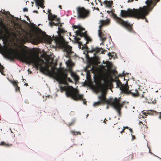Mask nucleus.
Wrapping results in <instances>:
<instances>
[{
  "instance_id": "41",
  "label": "nucleus",
  "mask_w": 161,
  "mask_h": 161,
  "mask_svg": "<svg viewBox=\"0 0 161 161\" xmlns=\"http://www.w3.org/2000/svg\"><path fill=\"white\" fill-rule=\"evenodd\" d=\"M131 136H132V140H134L136 139L135 136L134 135H132V134H131Z\"/></svg>"
},
{
  "instance_id": "26",
  "label": "nucleus",
  "mask_w": 161,
  "mask_h": 161,
  "mask_svg": "<svg viewBox=\"0 0 161 161\" xmlns=\"http://www.w3.org/2000/svg\"><path fill=\"white\" fill-rule=\"evenodd\" d=\"M151 112H152V114L153 115H158V114H159V115L158 116V118L160 119H161V112L158 113V112H156V111H152Z\"/></svg>"
},
{
  "instance_id": "25",
  "label": "nucleus",
  "mask_w": 161,
  "mask_h": 161,
  "mask_svg": "<svg viewBox=\"0 0 161 161\" xmlns=\"http://www.w3.org/2000/svg\"><path fill=\"white\" fill-rule=\"evenodd\" d=\"M71 75L73 77L74 80L76 81L78 80L79 79V76L75 73L72 72Z\"/></svg>"
},
{
  "instance_id": "1",
  "label": "nucleus",
  "mask_w": 161,
  "mask_h": 161,
  "mask_svg": "<svg viewBox=\"0 0 161 161\" xmlns=\"http://www.w3.org/2000/svg\"><path fill=\"white\" fill-rule=\"evenodd\" d=\"M160 0H147L146 1V6L140 7L138 9L134 8L133 9H128L127 11L121 10V16L122 17H134L138 19H145L148 22L146 16L148 15L149 12L152 11L157 3Z\"/></svg>"
},
{
  "instance_id": "58",
  "label": "nucleus",
  "mask_w": 161,
  "mask_h": 161,
  "mask_svg": "<svg viewBox=\"0 0 161 161\" xmlns=\"http://www.w3.org/2000/svg\"><path fill=\"white\" fill-rule=\"evenodd\" d=\"M51 38L50 39V40H49V42H51Z\"/></svg>"
},
{
  "instance_id": "30",
  "label": "nucleus",
  "mask_w": 161,
  "mask_h": 161,
  "mask_svg": "<svg viewBox=\"0 0 161 161\" xmlns=\"http://www.w3.org/2000/svg\"><path fill=\"white\" fill-rule=\"evenodd\" d=\"M25 35L24 36V38H26L28 36H29L30 37H31V35L30 33H28L26 31H25Z\"/></svg>"
},
{
  "instance_id": "56",
  "label": "nucleus",
  "mask_w": 161,
  "mask_h": 161,
  "mask_svg": "<svg viewBox=\"0 0 161 161\" xmlns=\"http://www.w3.org/2000/svg\"><path fill=\"white\" fill-rule=\"evenodd\" d=\"M134 0H130V2H133Z\"/></svg>"
},
{
  "instance_id": "21",
  "label": "nucleus",
  "mask_w": 161,
  "mask_h": 161,
  "mask_svg": "<svg viewBox=\"0 0 161 161\" xmlns=\"http://www.w3.org/2000/svg\"><path fill=\"white\" fill-rule=\"evenodd\" d=\"M11 82L15 88L16 92H17L18 91H19V87L18 86L17 84L18 83H19L17 81L14 80L12 81Z\"/></svg>"
},
{
  "instance_id": "53",
  "label": "nucleus",
  "mask_w": 161,
  "mask_h": 161,
  "mask_svg": "<svg viewBox=\"0 0 161 161\" xmlns=\"http://www.w3.org/2000/svg\"><path fill=\"white\" fill-rule=\"evenodd\" d=\"M141 124H142V122H141V121H140V122H139V125H140V124H141Z\"/></svg>"
},
{
  "instance_id": "46",
  "label": "nucleus",
  "mask_w": 161,
  "mask_h": 161,
  "mask_svg": "<svg viewBox=\"0 0 161 161\" xmlns=\"http://www.w3.org/2000/svg\"><path fill=\"white\" fill-rule=\"evenodd\" d=\"M24 85H25L26 86H28V84L27 83H25Z\"/></svg>"
},
{
  "instance_id": "50",
  "label": "nucleus",
  "mask_w": 161,
  "mask_h": 161,
  "mask_svg": "<svg viewBox=\"0 0 161 161\" xmlns=\"http://www.w3.org/2000/svg\"><path fill=\"white\" fill-rule=\"evenodd\" d=\"M127 2L128 3H129V2H130V0H128V1H127Z\"/></svg>"
},
{
  "instance_id": "48",
  "label": "nucleus",
  "mask_w": 161,
  "mask_h": 161,
  "mask_svg": "<svg viewBox=\"0 0 161 161\" xmlns=\"http://www.w3.org/2000/svg\"><path fill=\"white\" fill-rule=\"evenodd\" d=\"M59 8H60V9H61L62 8V6L61 5H59Z\"/></svg>"
},
{
  "instance_id": "31",
  "label": "nucleus",
  "mask_w": 161,
  "mask_h": 161,
  "mask_svg": "<svg viewBox=\"0 0 161 161\" xmlns=\"http://www.w3.org/2000/svg\"><path fill=\"white\" fill-rule=\"evenodd\" d=\"M125 129H130L128 127H124V129H122V130H119V131L121 133V134H122V133L123 132H124V131H125Z\"/></svg>"
},
{
  "instance_id": "29",
  "label": "nucleus",
  "mask_w": 161,
  "mask_h": 161,
  "mask_svg": "<svg viewBox=\"0 0 161 161\" xmlns=\"http://www.w3.org/2000/svg\"><path fill=\"white\" fill-rule=\"evenodd\" d=\"M60 81L66 85L67 86H68V83L67 82L66 79L61 80Z\"/></svg>"
},
{
  "instance_id": "43",
  "label": "nucleus",
  "mask_w": 161,
  "mask_h": 161,
  "mask_svg": "<svg viewBox=\"0 0 161 161\" xmlns=\"http://www.w3.org/2000/svg\"><path fill=\"white\" fill-rule=\"evenodd\" d=\"M33 12L36 13H38V11L36 10H34L33 11Z\"/></svg>"
},
{
  "instance_id": "62",
  "label": "nucleus",
  "mask_w": 161,
  "mask_h": 161,
  "mask_svg": "<svg viewBox=\"0 0 161 161\" xmlns=\"http://www.w3.org/2000/svg\"><path fill=\"white\" fill-rule=\"evenodd\" d=\"M32 3H33H33L32 2Z\"/></svg>"
},
{
  "instance_id": "42",
  "label": "nucleus",
  "mask_w": 161,
  "mask_h": 161,
  "mask_svg": "<svg viewBox=\"0 0 161 161\" xmlns=\"http://www.w3.org/2000/svg\"><path fill=\"white\" fill-rule=\"evenodd\" d=\"M107 121V120L106 119V118L104 119L103 122H104L105 123H106V121Z\"/></svg>"
},
{
  "instance_id": "23",
  "label": "nucleus",
  "mask_w": 161,
  "mask_h": 161,
  "mask_svg": "<svg viewBox=\"0 0 161 161\" xmlns=\"http://www.w3.org/2000/svg\"><path fill=\"white\" fill-rule=\"evenodd\" d=\"M105 64H106L105 66H103V67L104 68L105 67H107V69H111L113 66V64L112 63L108 61H106V63Z\"/></svg>"
},
{
  "instance_id": "36",
  "label": "nucleus",
  "mask_w": 161,
  "mask_h": 161,
  "mask_svg": "<svg viewBox=\"0 0 161 161\" xmlns=\"http://www.w3.org/2000/svg\"><path fill=\"white\" fill-rule=\"evenodd\" d=\"M66 80H67V81H68V82H72V80L70 79V78H69V77L68 78L67 77V78L66 79Z\"/></svg>"
},
{
  "instance_id": "45",
  "label": "nucleus",
  "mask_w": 161,
  "mask_h": 161,
  "mask_svg": "<svg viewBox=\"0 0 161 161\" xmlns=\"http://www.w3.org/2000/svg\"><path fill=\"white\" fill-rule=\"evenodd\" d=\"M98 1L99 2H100L101 3V5L102 6V4L101 2V0H98Z\"/></svg>"
},
{
  "instance_id": "33",
  "label": "nucleus",
  "mask_w": 161,
  "mask_h": 161,
  "mask_svg": "<svg viewBox=\"0 0 161 161\" xmlns=\"http://www.w3.org/2000/svg\"><path fill=\"white\" fill-rule=\"evenodd\" d=\"M73 27L74 29H78V30H79V29H80V28L81 27V26H80L79 25L77 26V25H73Z\"/></svg>"
},
{
  "instance_id": "19",
  "label": "nucleus",
  "mask_w": 161,
  "mask_h": 161,
  "mask_svg": "<svg viewBox=\"0 0 161 161\" xmlns=\"http://www.w3.org/2000/svg\"><path fill=\"white\" fill-rule=\"evenodd\" d=\"M35 2L36 5L38 7L40 6L42 8H43L45 6H44V0H34ZM38 9L39 8L38 7Z\"/></svg>"
},
{
  "instance_id": "61",
  "label": "nucleus",
  "mask_w": 161,
  "mask_h": 161,
  "mask_svg": "<svg viewBox=\"0 0 161 161\" xmlns=\"http://www.w3.org/2000/svg\"><path fill=\"white\" fill-rule=\"evenodd\" d=\"M119 76H121V75H119Z\"/></svg>"
},
{
  "instance_id": "51",
  "label": "nucleus",
  "mask_w": 161,
  "mask_h": 161,
  "mask_svg": "<svg viewBox=\"0 0 161 161\" xmlns=\"http://www.w3.org/2000/svg\"><path fill=\"white\" fill-rule=\"evenodd\" d=\"M120 128H119L118 129V131H117V132H119L118 131L120 130Z\"/></svg>"
},
{
  "instance_id": "28",
  "label": "nucleus",
  "mask_w": 161,
  "mask_h": 161,
  "mask_svg": "<svg viewBox=\"0 0 161 161\" xmlns=\"http://www.w3.org/2000/svg\"><path fill=\"white\" fill-rule=\"evenodd\" d=\"M103 104L100 101H99L96 102H95L93 103V105L95 106H98L101 104Z\"/></svg>"
},
{
  "instance_id": "17",
  "label": "nucleus",
  "mask_w": 161,
  "mask_h": 161,
  "mask_svg": "<svg viewBox=\"0 0 161 161\" xmlns=\"http://www.w3.org/2000/svg\"><path fill=\"white\" fill-rule=\"evenodd\" d=\"M58 71L60 75V80L66 79L68 76V74L66 72V69L64 70L62 69L58 70Z\"/></svg>"
},
{
  "instance_id": "9",
  "label": "nucleus",
  "mask_w": 161,
  "mask_h": 161,
  "mask_svg": "<svg viewBox=\"0 0 161 161\" xmlns=\"http://www.w3.org/2000/svg\"><path fill=\"white\" fill-rule=\"evenodd\" d=\"M76 10L78 19H85L88 17L90 14V11L84 7H78Z\"/></svg>"
},
{
  "instance_id": "8",
  "label": "nucleus",
  "mask_w": 161,
  "mask_h": 161,
  "mask_svg": "<svg viewBox=\"0 0 161 161\" xmlns=\"http://www.w3.org/2000/svg\"><path fill=\"white\" fill-rule=\"evenodd\" d=\"M110 23L109 19H107L106 20H100L99 24V29L98 30V36L102 40L105 41L106 38L103 32L102 28L103 26L109 25Z\"/></svg>"
},
{
  "instance_id": "40",
  "label": "nucleus",
  "mask_w": 161,
  "mask_h": 161,
  "mask_svg": "<svg viewBox=\"0 0 161 161\" xmlns=\"http://www.w3.org/2000/svg\"><path fill=\"white\" fill-rule=\"evenodd\" d=\"M3 35V31H2L0 30V36H2Z\"/></svg>"
},
{
  "instance_id": "14",
  "label": "nucleus",
  "mask_w": 161,
  "mask_h": 161,
  "mask_svg": "<svg viewBox=\"0 0 161 161\" xmlns=\"http://www.w3.org/2000/svg\"><path fill=\"white\" fill-rule=\"evenodd\" d=\"M120 101L119 99L115 98V101H114V103L111 105L116 110L119 116L121 114V110L123 106L122 104L120 103Z\"/></svg>"
},
{
  "instance_id": "54",
  "label": "nucleus",
  "mask_w": 161,
  "mask_h": 161,
  "mask_svg": "<svg viewBox=\"0 0 161 161\" xmlns=\"http://www.w3.org/2000/svg\"><path fill=\"white\" fill-rule=\"evenodd\" d=\"M101 53H104V51H102V52H101Z\"/></svg>"
},
{
  "instance_id": "11",
  "label": "nucleus",
  "mask_w": 161,
  "mask_h": 161,
  "mask_svg": "<svg viewBox=\"0 0 161 161\" xmlns=\"http://www.w3.org/2000/svg\"><path fill=\"white\" fill-rule=\"evenodd\" d=\"M48 19L51 21L49 22L50 25L51 26L53 25H57L59 23L60 19L57 18L56 15L52 14L50 9L48 10Z\"/></svg>"
},
{
  "instance_id": "44",
  "label": "nucleus",
  "mask_w": 161,
  "mask_h": 161,
  "mask_svg": "<svg viewBox=\"0 0 161 161\" xmlns=\"http://www.w3.org/2000/svg\"><path fill=\"white\" fill-rule=\"evenodd\" d=\"M129 130L130 131L131 133H132L133 132V130H132V129H131L130 128V129H129Z\"/></svg>"
},
{
  "instance_id": "12",
  "label": "nucleus",
  "mask_w": 161,
  "mask_h": 161,
  "mask_svg": "<svg viewBox=\"0 0 161 161\" xmlns=\"http://www.w3.org/2000/svg\"><path fill=\"white\" fill-rule=\"evenodd\" d=\"M60 21H59V23L57 25H58V31H57L58 36H55L54 37V41L56 40L57 38H59L60 37L61 38H64L63 36H67L68 34V33L67 31L61 27L62 26V25L61 24H60Z\"/></svg>"
},
{
  "instance_id": "22",
  "label": "nucleus",
  "mask_w": 161,
  "mask_h": 161,
  "mask_svg": "<svg viewBox=\"0 0 161 161\" xmlns=\"http://www.w3.org/2000/svg\"><path fill=\"white\" fill-rule=\"evenodd\" d=\"M101 49H102V48H99L97 47L93 48L92 49L91 52H94V55H95L99 53L100 52V50Z\"/></svg>"
},
{
  "instance_id": "5",
  "label": "nucleus",
  "mask_w": 161,
  "mask_h": 161,
  "mask_svg": "<svg viewBox=\"0 0 161 161\" xmlns=\"http://www.w3.org/2000/svg\"><path fill=\"white\" fill-rule=\"evenodd\" d=\"M99 85L97 88V90L98 92H101V95L98 97L99 101L103 104L106 103L111 106L114 103V101H115V98L114 99L110 98L108 99H107L106 97V93L104 91L105 86L104 85L101 84L100 80L99 81Z\"/></svg>"
},
{
  "instance_id": "37",
  "label": "nucleus",
  "mask_w": 161,
  "mask_h": 161,
  "mask_svg": "<svg viewBox=\"0 0 161 161\" xmlns=\"http://www.w3.org/2000/svg\"><path fill=\"white\" fill-rule=\"evenodd\" d=\"M75 40L77 42H78L80 40V38L79 37H76L75 38Z\"/></svg>"
},
{
  "instance_id": "34",
  "label": "nucleus",
  "mask_w": 161,
  "mask_h": 161,
  "mask_svg": "<svg viewBox=\"0 0 161 161\" xmlns=\"http://www.w3.org/2000/svg\"><path fill=\"white\" fill-rule=\"evenodd\" d=\"M0 145H3L5 146H8V145L5 143L4 142H1L0 143Z\"/></svg>"
},
{
  "instance_id": "57",
  "label": "nucleus",
  "mask_w": 161,
  "mask_h": 161,
  "mask_svg": "<svg viewBox=\"0 0 161 161\" xmlns=\"http://www.w3.org/2000/svg\"><path fill=\"white\" fill-rule=\"evenodd\" d=\"M52 69L53 70H54V67H52Z\"/></svg>"
},
{
  "instance_id": "10",
  "label": "nucleus",
  "mask_w": 161,
  "mask_h": 161,
  "mask_svg": "<svg viewBox=\"0 0 161 161\" xmlns=\"http://www.w3.org/2000/svg\"><path fill=\"white\" fill-rule=\"evenodd\" d=\"M111 12L113 14L114 19L119 24L125 27L129 31H132L133 29L132 25H130L128 21H125L121 18L117 17L116 14L113 13L112 10Z\"/></svg>"
},
{
  "instance_id": "16",
  "label": "nucleus",
  "mask_w": 161,
  "mask_h": 161,
  "mask_svg": "<svg viewBox=\"0 0 161 161\" xmlns=\"http://www.w3.org/2000/svg\"><path fill=\"white\" fill-rule=\"evenodd\" d=\"M24 23L25 25H28L29 24L28 22H27L25 20H22L21 19V61H22V55L23 52V47H25L24 45H23L22 44V42L23 41V39H22V36L23 37V36H22V34L23 31V30L21 27V24L22 23Z\"/></svg>"
},
{
  "instance_id": "7",
  "label": "nucleus",
  "mask_w": 161,
  "mask_h": 161,
  "mask_svg": "<svg viewBox=\"0 0 161 161\" xmlns=\"http://www.w3.org/2000/svg\"><path fill=\"white\" fill-rule=\"evenodd\" d=\"M55 41L58 47L64 49L67 55H69L71 53V47L68 45L67 42L65 40L64 38H57Z\"/></svg>"
},
{
  "instance_id": "18",
  "label": "nucleus",
  "mask_w": 161,
  "mask_h": 161,
  "mask_svg": "<svg viewBox=\"0 0 161 161\" xmlns=\"http://www.w3.org/2000/svg\"><path fill=\"white\" fill-rule=\"evenodd\" d=\"M87 34V31H86L85 29L81 27L79 30L76 31V35L77 36H80V37L84 36V34Z\"/></svg>"
},
{
  "instance_id": "49",
  "label": "nucleus",
  "mask_w": 161,
  "mask_h": 161,
  "mask_svg": "<svg viewBox=\"0 0 161 161\" xmlns=\"http://www.w3.org/2000/svg\"><path fill=\"white\" fill-rule=\"evenodd\" d=\"M110 12L109 11H107V13H108L109 14L110 13Z\"/></svg>"
},
{
  "instance_id": "24",
  "label": "nucleus",
  "mask_w": 161,
  "mask_h": 161,
  "mask_svg": "<svg viewBox=\"0 0 161 161\" xmlns=\"http://www.w3.org/2000/svg\"><path fill=\"white\" fill-rule=\"evenodd\" d=\"M83 36V37L84 38L85 40L86 41V44L88 43L89 42L91 41H92V39L87 34H84Z\"/></svg>"
},
{
  "instance_id": "55",
  "label": "nucleus",
  "mask_w": 161,
  "mask_h": 161,
  "mask_svg": "<svg viewBox=\"0 0 161 161\" xmlns=\"http://www.w3.org/2000/svg\"><path fill=\"white\" fill-rule=\"evenodd\" d=\"M96 9L97 10H99V9L98 8H97Z\"/></svg>"
},
{
  "instance_id": "60",
  "label": "nucleus",
  "mask_w": 161,
  "mask_h": 161,
  "mask_svg": "<svg viewBox=\"0 0 161 161\" xmlns=\"http://www.w3.org/2000/svg\"><path fill=\"white\" fill-rule=\"evenodd\" d=\"M136 1H138V0H135Z\"/></svg>"
},
{
  "instance_id": "32",
  "label": "nucleus",
  "mask_w": 161,
  "mask_h": 161,
  "mask_svg": "<svg viewBox=\"0 0 161 161\" xmlns=\"http://www.w3.org/2000/svg\"><path fill=\"white\" fill-rule=\"evenodd\" d=\"M3 67L1 64L0 63V72L1 73L3 74V70L4 69Z\"/></svg>"
},
{
  "instance_id": "20",
  "label": "nucleus",
  "mask_w": 161,
  "mask_h": 161,
  "mask_svg": "<svg viewBox=\"0 0 161 161\" xmlns=\"http://www.w3.org/2000/svg\"><path fill=\"white\" fill-rule=\"evenodd\" d=\"M103 4L105 5V7H107L111 8L113 4V1H112L105 0L104 1Z\"/></svg>"
},
{
  "instance_id": "59",
  "label": "nucleus",
  "mask_w": 161,
  "mask_h": 161,
  "mask_svg": "<svg viewBox=\"0 0 161 161\" xmlns=\"http://www.w3.org/2000/svg\"><path fill=\"white\" fill-rule=\"evenodd\" d=\"M43 12H44L45 13V10H43Z\"/></svg>"
},
{
  "instance_id": "13",
  "label": "nucleus",
  "mask_w": 161,
  "mask_h": 161,
  "mask_svg": "<svg viewBox=\"0 0 161 161\" xmlns=\"http://www.w3.org/2000/svg\"><path fill=\"white\" fill-rule=\"evenodd\" d=\"M128 90L130 91L128 93H125L126 94H131L133 96L135 97H140L141 98H143L144 97V95L145 93L142 91V90L139 89V90H137V89H135L134 90L133 89L132 90H129V87H128Z\"/></svg>"
},
{
  "instance_id": "52",
  "label": "nucleus",
  "mask_w": 161,
  "mask_h": 161,
  "mask_svg": "<svg viewBox=\"0 0 161 161\" xmlns=\"http://www.w3.org/2000/svg\"><path fill=\"white\" fill-rule=\"evenodd\" d=\"M108 108H109V106H107V107H106V109H108Z\"/></svg>"
},
{
  "instance_id": "39",
  "label": "nucleus",
  "mask_w": 161,
  "mask_h": 161,
  "mask_svg": "<svg viewBox=\"0 0 161 161\" xmlns=\"http://www.w3.org/2000/svg\"><path fill=\"white\" fill-rule=\"evenodd\" d=\"M28 11V9L27 8H25L23 9V11L24 12H27Z\"/></svg>"
},
{
  "instance_id": "3",
  "label": "nucleus",
  "mask_w": 161,
  "mask_h": 161,
  "mask_svg": "<svg viewBox=\"0 0 161 161\" xmlns=\"http://www.w3.org/2000/svg\"><path fill=\"white\" fill-rule=\"evenodd\" d=\"M26 59L29 64H32L36 69H39L43 73L47 74L50 72L49 65L38 56H30L26 58Z\"/></svg>"
},
{
  "instance_id": "47",
  "label": "nucleus",
  "mask_w": 161,
  "mask_h": 161,
  "mask_svg": "<svg viewBox=\"0 0 161 161\" xmlns=\"http://www.w3.org/2000/svg\"><path fill=\"white\" fill-rule=\"evenodd\" d=\"M25 16L27 18V20H29V19H29V18L27 16H26L25 15Z\"/></svg>"
},
{
  "instance_id": "6",
  "label": "nucleus",
  "mask_w": 161,
  "mask_h": 161,
  "mask_svg": "<svg viewBox=\"0 0 161 161\" xmlns=\"http://www.w3.org/2000/svg\"><path fill=\"white\" fill-rule=\"evenodd\" d=\"M3 53L5 57L12 61H14L15 59L20 61V49L19 47L18 49L9 48L4 50Z\"/></svg>"
},
{
  "instance_id": "27",
  "label": "nucleus",
  "mask_w": 161,
  "mask_h": 161,
  "mask_svg": "<svg viewBox=\"0 0 161 161\" xmlns=\"http://www.w3.org/2000/svg\"><path fill=\"white\" fill-rule=\"evenodd\" d=\"M71 132L74 135H80L81 133L79 132L75 131L74 130H71Z\"/></svg>"
},
{
  "instance_id": "15",
  "label": "nucleus",
  "mask_w": 161,
  "mask_h": 161,
  "mask_svg": "<svg viewBox=\"0 0 161 161\" xmlns=\"http://www.w3.org/2000/svg\"><path fill=\"white\" fill-rule=\"evenodd\" d=\"M116 83L117 86L120 88V90L123 93H128L129 92L128 85L122 84L119 79L117 81Z\"/></svg>"
},
{
  "instance_id": "2",
  "label": "nucleus",
  "mask_w": 161,
  "mask_h": 161,
  "mask_svg": "<svg viewBox=\"0 0 161 161\" xmlns=\"http://www.w3.org/2000/svg\"><path fill=\"white\" fill-rule=\"evenodd\" d=\"M7 13L5 16L9 23H8V25H6L2 21H0L1 28L3 29L5 33L8 36L14 35L16 31L18 32L19 34L20 35V23L19 19L12 15L8 11L7 12Z\"/></svg>"
},
{
  "instance_id": "35",
  "label": "nucleus",
  "mask_w": 161,
  "mask_h": 161,
  "mask_svg": "<svg viewBox=\"0 0 161 161\" xmlns=\"http://www.w3.org/2000/svg\"><path fill=\"white\" fill-rule=\"evenodd\" d=\"M129 156L130 158V159L131 160L133 159V157H134L133 154V153H130L129 155Z\"/></svg>"
},
{
  "instance_id": "38",
  "label": "nucleus",
  "mask_w": 161,
  "mask_h": 161,
  "mask_svg": "<svg viewBox=\"0 0 161 161\" xmlns=\"http://www.w3.org/2000/svg\"><path fill=\"white\" fill-rule=\"evenodd\" d=\"M74 124V122H71V123L68 124V125L69 126H69L72 125H73Z\"/></svg>"
},
{
  "instance_id": "4",
  "label": "nucleus",
  "mask_w": 161,
  "mask_h": 161,
  "mask_svg": "<svg viewBox=\"0 0 161 161\" xmlns=\"http://www.w3.org/2000/svg\"><path fill=\"white\" fill-rule=\"evenodd\" d=\"M69 86H61L60 89L62 90L65 91H66V94L68 97H71L72 99L75 101L79 100H83V103L84 104H86V101H85V99H83V95L82 94H80L79 91L77 89H75L73 87L70 86L73 89H71L69 88Z\"/></svg>"
}]
</instances>
